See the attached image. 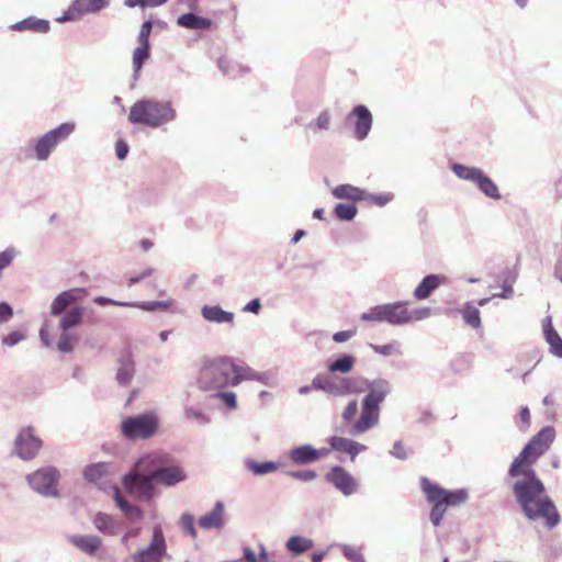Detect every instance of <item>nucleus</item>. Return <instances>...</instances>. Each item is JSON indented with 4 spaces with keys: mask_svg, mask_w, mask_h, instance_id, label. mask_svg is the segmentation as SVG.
Masks as SVG:
<instances>
[{
    "mask_svg": "<svg viewBox=\"0 0 562 562\" xmlns=\"http://www.w3.org/2000/svg\"><path fill=\"white\" fill-rule=\"evenodd\" d=\"M512 477L522 475L513 485V492L522 513L530 520L542 519L548 528H553L560 522L559 512L546 494L544 484L535 471L519 470Z\"/></svg>",
    "mask_w": 562,
    "mask_h": 562,
    "instance_id": "nucleus-1",
    "label": "nucleus"
},
{
    "mask_svg": "<svg viewBox=\"0 0 562 562\" xmlns=\"http://www.w3.org/2000/svg\"><path fill=\"white\" fill-rule=\"evenodd\" d=\"M366 390L368 394L361 403L360 417L356 419L358 414V403L356 400L350 401L342 412V419L346 424H351L350 434L356 436L375 427L380 418V404L390 393V384L387 381L379 379L367 383Z\"/></svg>",
    "mask_w": 562,
    "mask_h": 562,
    "instance_id": "nucleus-2",
    "label": "nucleus"
},
{
    "mask_svg": "<svg viewBox=\"0 0 562 562\" xmlns=\"http://www.w3.org/2000/svg\"><path fill=\"white\" fill-rule=\"evenodd\" d=\"M255 372L244 364H237L232 359L220 357L206 360L199 372L198 383L202 390L222 389L226 385H237L241 381L255 378Z\"/></svg>",
    "mask_w": 562,
    "mask_h": 562,
    "instance_id": "nucleus-3",
    "label": "nucleus"
},
{
    "mask_svg": "<svg viewBox=\"0 0 562 562\" xmlns=\"http://www.w3.org/2000/svg\"><path fill=\"white\" fill-rule=\"evenodd\" d=\"M420 486L427 501L432 505L430 520L434 526H439L447 509L464 504L468 501V492L464 488L445 490L438 484L431 483L427 477H422Z\"/></svg>",
    "mask_w": 562,
    "mask_h": 562,
    "instance_id": "nucleus-4",
    "label": "nucleus"
},
{
    "mask_svg": "<svg viewBox=\"0 0 562 562\" xmlns=\"http://www.w3.org/2000/svg\"><path fill=\"white\" fill-rule=\"evenodd\" d=\"M176 117L170 102H159L154 99H144L135 102L128 113V121L133 124L151 128L159 127Z\"/></svg>",
    "mask_w": 562,
    "mask_h": 562,
    "instance_id": "nucleus-5",
    "label": "nucleus"
},
{
    "mask_svg": "<svg viewBox=\"0 0 562 562\" xmlns=\"http://www.w3.org/2000/svg\"><path fill=\"white\" fill-rule=\"evenodd\" d=\"M555 438V430L548 426L542 428L525 446L519 456L513 461L508 474H515L519 470L535 471L532 465L536 461L549 450Z\"/></svg>",
    "mask_w": 562,
    "mask_h": 562,
    "instance_id": "nucleus-6",
    "label": "nucleus"
},
{
    "mask_svg": "<svg viewBox=\"0 0 562 562\" xmlns=\"http://www.w3.org/2000/svg\"><path fill=\"white\" fill-rule=\"evenodd\" d=\"M137 468L151 472L155 482L165 486H173L187 479L184 470L177 464L169 465L168 457L164 454L143 457L137 462Z\"/></svg>",
    "mask_w": 562,
    "mask_h": 562,
    "instance_id": "nucleus-7",
    "label": "nucleus"
},
{
    "mask_svg": "<svg viewBox=\"0 0 562 562\" xmlns=\"http://www.w3.org/2000/svg\"><path fill=\"white\" fill-rule=\"evenodd\" d=\"M158 429V417L154 413H145L134 417H127L122 422L121 431L131 440L148 439Z\"/></svg>",
    "mask_w": 562,
    "mask_h": 562,
    "instance_id": "nucleus-8",
    "label": "nucleus"
},
{
    "mask_svg": "<svg viewBox=\"0 0 562 562\" xmlns=\"http://www.w3.org/2000/svg\"><path fill=\"white\" fill-rule=\"evenodd\" d=\"M312 386L334 396H345L364 391V389L358 386L356 379L338 378L329 374H317L312 381Z\"/></svg>",
    "mask_w": 562,
    "mask_h": 562,
    "instance_id": "nucleus-9",
    "label": "nucleus"
},
{
    "mask_svg": "<svg viewBox=\"0 0 562 562\" xmlns=\"http://www.w3.org/2000/svg\"><path fill=\"white\" fill-rule=\"evenodd\" d=\"M76 128L75 123H63L47 132L36 143L34 150L38 160H46L53 149L65 140Z\"/></svg>",
    "mask_w": 562,
    "mask_h": 562,
    "instance_id": "nucleus-10",
    "label": "nucleus"
},
{
    "mask_svg": "<svg viewBox=\"0 0 562 562\" xmlns=\"http://www.w3.org/2000/svg\"><path fill=\"white\" fill-rule=\"evenodd\" d=\"M384 308L386 322L393 325L422 321L430 315L429 307L409 310L407 304L402 302L385 304Z\"/></svg>",
    "mask_w": 562,
    "mask_h": 562,
    "instance_id": "nucleus-11",
    "label": "nucleus"
},
{
    "mask_svg": "<svg viewBox=\"0 0 562 562\" xmlns=\"http://www.w3.org/2000/svg\"><path fill=\"white\" fill-rule=\"evenodd\" d=\"M59 473L56 468L48 467L40 469L27 476L29 484L33 490L46 496L57 495V483Z\"/></svg>",
    "mask_w": 562,
    "mask_h": 562,
    "instance_id": "nucleus-12",
    "label": "nucleus"
},
{
    "mask_svg": "<svg viewBox=\"0 0 562 562\" xmlns=\"http://www.w3.org/2000/svg\"><path fill=\"white\" fill-rule=\"evenodd\" d=\"M166 542L160 526H155L150 544L131 557L133 562H161L166 554Z\"/></svg>",
    "mask_w": 562,
    "mask_h": 562,
    "instance_id": "nucleus-13",
    "label": "nucleus"
},
{
    "mask_svg": "<svg viewBox=\"0 0 562 562\" xmlns=\"http://www.w3.org/2000/svg\"><path fill=\"white\" fill-rule=\"evenodd\" d=\"M155 479L153 473L143 475L138 473H130L124 476L123 484L125 488L138 498L149 501L155 495Z\"/></svg>",
    "mask_w": 562,
    "mask_h": 562,
    "instance_id": "nucleus-14",
    "label": "nucleus"
},
{
    "mask_svg": "<svg viewBox=\"0 0 562 562\" xmlns=\"http://www.w3.org/2000/svg\"><path fill=\"white\" fill-rule=\"evenodd\" d=\"M42 447L40 438L35 437L31 427L24 428L20 431L15 439V450L20 458L23 460L33 459Z\"/></svg>",
    "mask_w": 562,
    "mask_h": 562,
    "instance_id": "nucleus-15",
    "label": "nucleus"
},
{
    "mask_svg": "<svg viewBox=\"0 0 562 562\" xmlns=\"http://www.w3.org/2000/svg\"><path fill=\"white\" fill-rule=\"evenodd\" d=\"M326 480L334 484L345 495H351L357 491L358 484L355 477L344 468L336 465L326 475Z\"/></svg>",
    "mask_w": 562,
    "mask_h": 562,
    "instance_id": "nucleus-16",
    "label": "nucleus"
},
{
    "mask_svg": "<svg viewBox=\"0 0 562 562\" xmlns=\"http://www.w3.org/2000/svg\"><path fill=\"white\" fill-rule=\"evenodd\" d=\"M355 117V135L357 139H364L372 126V115L364 105H357L349 114L348 119Z\"/></svg>",
    "mask_w": 562,
    "mask_h": 562,
    "instance_id": "nucleus-17",
    "label": "nucleus"
},
{
    "mask_svg": "<svg viewBox=\"0 0 562 562\" xmlns=\"http://www.w3.org/2000/svg\"><path fill=\"white\" fill-rule=\"evenodd\" d=\"M329 449L317 450L311 445H303L290 451L289 458L295 464H307L319 460L329 453Z\"/></svg>",
    "mask_w": 562,
    "mask_h": 562,
    "instance_id": "nucleus-18",
    "label": "nucleus"
},
{
    "mask_svg": "<svg viewBox=\"0 0 562 562\" xmlns=\"http://www.w3.org/2000/svg\"><path fill=\"white\" fill-rule=\"evenodd\" d=\"M109 0H76L67 15L61 19V21H66L72 19L75 13H85V12H97L106 7Z\"/></svg>",
    "mask_w": 562,
    "mask_h": 562,
    "instance_id": "nucleus-19",
    "label": "nucleus"
},
{
    "mask_svg": "<svg viewBox=\"0 0 562 562\" xmlns=\"http://www.w3.org/2000/svg\"><path fill=\"white\" fill-rule=\"evenodd\" d=\"M329 443L333 450L345 452L349 454L352 460L359 452L366 450V446L345 437L334 436L329 439Z\"/></svg>",
    "mask_w": 562,
    "mask_h": 562,
    "instance_id": "nucleus-20",
    "label": "nucleus"
},
{
    "mask_svg": "<svg viewBox=\"0 0 562 562\" xmlns=\"http://www.w3.org/2000/svg\"><path fill=\"white\" fill-rule=\"evenodd\" d=\"M445 282V277L438 274H429L423 279L414 291V296L417 300L427 299L436 289Z\"/></svg>",
    "mask_w": 562,
    "mask_h": 562,
    "instance_id": "nucleus-21",
    "label": "nucleus"
},
{
    "mask_svg": "<svg viewBox=\"0 0 562 562\" xmlns=\"http://www.w3.org/2000/svg\"><path fill=\"white\" fill-rule=\"evenodd\" d=\"M331 194L338 200H350L352 202L363 201L367 192L352 184H339L331 190Z\"/></svg>",
    "mask_w": 562,
    "mask_h": 562,
    "instance_id": "nucleus-22",
    "label": "nucleus"
},
{
    "mask_svg": "<svg viewBox=\"0 0 562 562\" xmlns=\"http://www.w3.org/2000/svg\"><path fill=\"white\" fill-rule=\"evenodd\" d=\"M203 318L210 323H232L234 321V314L224 311L218 305H204L201 310Z\"/></svg>",
    "mask_w": 562,
    "mask_h": 562,
    "instance_id": "nucleus-23",
    "label": "nucleus"
},
{
    "mask_svg": "<svg viewBox=\"0 0 562 562\" xmlns=\"http://www.w3.org/2000/svg\"><path fill=\"white\" fill-rule=\"evenodd\" d=\"M11 29L19 32L31 31L34 33H47L50 26L47 20L30 16L20 22L14 23L13 25H11Z\"/></svg>",
    "mask_w": 562,
    "mask_h": 562,
    "instance_id": "nucleus-24",
    "label": "nucleus"
},
{
    "mask_svg": "<svg viewBox=\"0 0 562 562\" xmlns=\"http://www.w3.org/2000/svg\"><path fill=\"white\" fill-rule=\"evenodd\" d=\"M177 24L189 30H209L213 22L207 18H202L193 13H184L178 18Z\"/></svg>",
    "mask_w": 562,
    "mask_h": 562,
    "instance_id": "nucleus-25",
    "label": "nucleus"
},
{
    "mask_svg": "<svg viewBox=\"0 0 562 562\" xmlns=\"http://www.w3.org/2000/svg\"><path fill=\"white\" fill-rule=\"evenodd\" d=\"M70 542L89 555H93L102 544V540L97 536H74Z\"/></svg>",
    "mask_w": 562,
    "mask_h": 562,
    "instance_id": "nucleus-26",
    "label": "nucleus"
},
{
    "mask_svg": "<svg viewBox=\"0 0 562 562\" xmlns=\"http://www.w3.org/2000/svg\"><path fill=\"white\" fill-rule=\"evenodd\" d=\"M223 505L217 503L215 507L206 515L202 516L198 524L203 529L218 528L223 524Z\"/></svg>",
    "mask_w": 562,
    "mask_h": 562,
    "instance_id": "nucleus-27",
    "label": "nucleus"
},
{
    "mask_svg": "<svg viewBox=\"0 0 562 562\" xmlns=\"http://www.w3.org/2000/svg\"><path fill=\"white\" fill-rule=\"evenodd\" d=\"M543 333L546 340L550 345L551 352L562 358V338L552 327L550 318H547V324L543 325Z\"/></svg>",
    "mask_w": 562,
    "mask_h": 562,
    "instance_id": "nucleus-28",
    "label": "nucleus"
},
{
    "mask_svg": "<svg viewBox=\"0 0 562 562\" xmlns=\"http://www.w3.org/2000/svg\"><path fill=\"white\" fill-rule=\"evenodd\" d=\"M134 361L131 355H125L120 359L116 379L121 384H127L134 375Z\"/></svg>",
    "mask_w": 562,
    "mask_h": 562,
    "instance_id": "nucleus-29",
    "label": "nucleus"
},
{
    "mask_svg": "<svg viewBox=\"0 0 562 562\" xmlns=\"http://www.w3.org/2000/svg\"><path fill=\"white\" fill-rule=\"evenodd\" d=\"M476 186L486 196L494 200L501 199V193L496 183L490 177L484 175V172L481 173L479 180L476 181Z\"/></svg>",
    "mask_w": 562,
    "mask_h": 562,
    "instance_id": "nucleus-30",
    "label": "nucleus"
},
{
    "mask_svg": "<svg viewBox=\"0 0 562 562\" xmlns=\"http://www.w3.org/2000/svg\"><path fill=\"white\" fill-rule=\"evenodd\" d=\"M93 524L99 531L105 535L115 533V521L110 515L103 513L97 514L94 516Z\"/></svg>",
    "mask_w": 562,
    "mask_h": 562,
    "instance_id": "nucleus-31",
    "label": "nucleus"
},
{
    "mask_svg": "<svg viewBox=\"0 0 562 562\" xmlns=\"http://www.w3.org/2000/svg\"><path fill=\"white\" fill-rule=\"evenodd\" d=\"M452 170L460 179L473 181L474 183H476L481 173L483 172L479 168L468 167L459 164L453 165Z\"/></svg>",
    "mask_w": 562,
    "mask_h": 562,
    "instance_id": "nucleus-32",
    "label": "nucleus"
},
{
    "mask_svg": "<svg viewBox=\"0 0 562 562\" xmlns=\"http://www.w3.org/2000/svg\"><path fill=\"white\" fill-rule=\"evenodd\" d=\"M106 474L108 464L103 462L91 464L85 470V477L93 483L101 482Z\"/></svg>",
    "mask_w": 562,
    "mask_h": 562,
    "instance_id": "nucleus-33",
    "label": "nucleus"
},
{
    "mask_svg": "<svg viewBox=\"0 0 562 562\" xmlns=\"http://www.w3.org/2000/svg\"><path fill=\"white\" fill-rule=\"evenodd\" d=\"M81 319L82 310L80 307H74L66 312V314L60 319V328L66 331L67 329L79 325Z\"/></svg>",
    "mask_w": 562,
    "mask_h": 562,
    "instance_id": "nucleus-34",
    "label": "nucleus"
},
{
    "mask_svg": "<svg viewBox=\"0 0 562 562\" xmlns=\"http://www.w3.org/2000/svg\"><path fill=\"white\" fill-rule=\"evenodd\" d=\"M75 300L69 291L60 293L52 303L50 312L53 315L61 314Z\"/></svg>",
    "mask_w": 562,
    "mask_h": 562,
    "instance_id": "nucleus-35",
    "label": "nucleus"
},
{
    "mask_svg": "<svg viewBox=\"0 0 562 562\" xmlns=\"http://www.w3.org/2000/svg\"><path fill=\"white\" fill-rule=\"evenodd\" d=\"M461 315L465 324L471 326L472 328H480L481 327V316L480 311L474 307L473 305L467 304L461 310Z\"/></svg>",
    "mask_w": 562,
    "mask_h": 562,
    "instance_id": "nucleus-36",
    "label": "nucleus"
},
{
    "mask_svg": "<svg viewBox=\"0 0 562 562\" xmlns=\"http://www.w3.org/2000/svg\"><path fill=\"white\" fill-rule=\"evenodd\" d=\"M313 547V542L310 539L303 537H291L286 542V548L294 554L303 553Z\"/></svg>",
    "mask_w": 562,
    "mask_h": 562,
    "instance_id": "nucleus-37",
    "label": "nucleus"
},
{
    "mask_svg": "<svg viewBox=\"0 0 562 562\" xmlns=\"http://www.w3.org/2000/svg\"><path fill=\"white\" fill-rule=\"evenodd\" d=\"M355 366V358L350 355L342 356L329 364L330 372L348 373Z\"/></svg>",
    "mask_w": 562,
    "mask_h": 562,
    "instance_id": "nucleus-38",
    "label": "nucleus"
},
{
    "mask_svg": "<svg viewBox=\"0 0 562 562\" xmlns=\"http://www.w3.org/2000/svg\"><path fill=\"white\" fill-rule=\"evenodd\" d=\"M247 468L249 471H251L256 475H263V474L277 471L278 464L272 461H266V462L248 461Z\"/></svg>",
    "mask_w": 562,
    "mask_h": 562,
    "instance_id": "nucleus-39",
    "label": "nucleus"
},
{
    "mask_svg": "<svg viewBox=\"0 0 562 562\" xmlns=\"http://www.w3.org/2000/svg\"><path fill=\"white\" fill-rule=\"evenodd\" d=\"M357 207L355 204L338 203L335 206L334 213L337 218L341 221H351L357 215Z\"/></svg>",
    "mask_w": 562,
    "mask_h": 562,
    "instance_id": "nucleus-40",
    "label": "nucleus"
},
{
    "mask_svg": "<svg viewBox=\"0 0 562 562\" xmlns=\"http://www.w3.org/2000/svg\"><path fill=\"white\" fill-rule=\"evenodd\" d=\"M149 57V45L139 44L133 53V66L135 71H139L144 61Z\"/></svg>",
    "mask_w": 562,
    "mask_h": 562,
    "instance_id": "nucleus-41",
    "label": "nucleus"
},
{
    "mask_svg": "<svg viewBox=\"0 0 562 562\" xmlns=\"http://www.w3.org/2000/svg\"><path fill=\"white\" fill-rule=\"evenodd\" d=\"M180 528L188 533L192 539H195L198 536L196 529L194 527V517L189 513H184L181 515L179 519Z\"/></svg>",
    "mask_w": 562,
    "mask_h": 562,
    "instance_id": "nucleus-42",
    "label": "nucleus"
},
{
    "mask_svg": "<svg viewBox=\"0 0 562 562\" xmlns=\"http://www.w3.org/2000/svg\"><path fill=\"white\" fill-rule=\"evenodd\" d=\"M77 341V337L69 335L64 330V333L60 335L58 339L57 348L61 352H70L72 351Z\"/></svg>",
    "mask_w": 562,
    "mask_h": 562,
    "instance_id": "nucleus-43",
    "label": "nucleus"
},
{
    "mask_svg": "<svg viewBox=\"0 0 562 562\" xmlns=\"http://www.w3.org/2000/svg\"><path fill=\"white\" fill-rule=\"evenodd\" d=\"M362 321L386 322L384 305L375 306L361 315Z\"/></svg>",
    "mask_w": 562,
    "mask_h": 562,
    "instance_id": "nucleus-44",
    "label": "nucleus"
},
{
    "mask_svg": "<svg viewBox=\"0 0 562 562\" xmlns=\"http://www.w3.org/2000/svg\"><path fill=\"white\" fill-rule=\"evenodd\" d=\"M394 195L392 193H379V194H370L367 193V198L363 201H367L371 204L378 206H384L393 200Z\"/></svg>",
    "mask_w": 562,
    "mask_h": 562,
    "instance_id": "nucleus-45",
    "label": "nucleus"
},
{
    "mask_svg": "<svg viewBox=\"0 0 562 562\" xmlns=\"http://www.w3.org/2000/svg\"><path fill=\"white\" fill-rule=\"evenodd\" d=\"M345 557L351 562H366L360 548L345 547L342 549Z\"/></svg>",
    "mask_w": 562,
    "mask_h": 562,
    "instance_id": "nucleus-46",
    "label": "nucleus"
},
{
    "mask_svg": "<svg viewBox=\"0 0 562 562\" xmlns=\"http://www.w3.org/2000/svg\"><path fill=\"white\" fill-rule=\"evenodd\" d=\"M245 559L247 562H267L268 561V553L263 547H261L259 558L256 557L255 552L246 548L244 550Z\"/></svg>",
    "mask_w": 562,
    "mask_h": 562,
    "instance_id": "nucleus-47",
    "label": "nucleus"
},
{
    "mask_svg": "<svg viewBox=\"0 0 562 562\" xmlns=\"http://www.w3.org/2000/svg\"><path fill=\"white\" fill-rule=\"evenodd\" d=\"M114 499H115V503L116 505L122 509L124 510L125 513L127 514H131L133 512H138L137 508L131 506L124 498L123 496L121 495V492L117 487L114 488Z\"/></svg>",
    "mask_w": 562,
    "mask_h": 562,
    "instance_id": "nucleus-48",
    "label": "nucleus"
},
{
    "mask_svg": "<svg viewBox=\"0 0 562 562\" xmlns=\"http://www.w3.org/2000/svg\"><path fill=\"white\" fill-rule=\"evenodd\" d=\"M289 475L303 482H310L316 479L317 474L312 470L290 472Z\"/></svg>",
    "mask_w": 562,
    "mask_h": 562,
    "instance_id": "nucleus-49",
    "label": "nucleus"
},
{
    "mask_svg": "<svg viewBox=\"0 0 562 562\" xmlns=\"http://www.w3.org/2000/svg\"><path fill=\"white\" fill-rule=\"evenodd\" d=\"M151 27H153V24L150 21H146L143 23L140 32H139V36H138L139 44L149 45V36H150Z\"/></svg>",
    "mask_w": 562,
    "mask_h": 562,
    "instance_id": "nucleus-50",
    "label": "nucleus"
},
{
    "mask_svg": "<svg viewBox=\"0 0 562 562\" xmlns=\"http://www.w3.org/2000/svg\"><path fill=\"white\" fill-rule=\"evenodd\" d=\"M330 125V114L328 111L322 112L315 123V128L317 131L328 130Z\"/></svg>",
    "mask_w": 562,
    "mask_h": 562,
    "instance_id": "nucleus-51",
    "label": "nucleus"
},
{
    "mask_svg": "<svg viewBox=\"0 0 562 562\" xmlns=\"http://www.w3.org/2000/svg\"><path fill=\"white\" fill-rule=\"evenodd\" d=\"M221 401H223L229 408L237 406L236 395L233 392H220L216 394Z\"/></svg>",
    "mask_w": 562,
    "mask_h": 562,
    "instance_id": "nucleus-52",
    "label": "nucleus"
},
{
    "mask_svg": "<svg viewBox=\"0 0 562 562\" xmlns=\"http://www.w3.org/2000/svg\"><path fill=\"white\" fill-rule=\"evenodd\" d=\"M370 347L378 353L383 356H390L397 351V347L395 344H389V345H370Z\"/></svg>",
    "mask_w": 562,
    "mask_h": 562,
    "instance_id": "nucleus-53",
    "label": "nucleus"
},
{
    "mask_svg": "<svg viewBox=\"0 0 562 562\" xmlns=\"http://www.w3.org/2000/svg\"><path fill=\"white\" fill-rule=\"evenodd\" d=\"M94 303H97L98 305H101V306H105V305H119V306H134V304L132 303H125V302H117V301H114V300H111V299H108V297H104V296H97L94 297Z\"/></svg>",
    "mask_w": 562,
    "mask_h": 562,
    "instance_id": "nucleus-54",
    "label": "nucleus"
},
{
    "mask_svg": "<svg viewBox=\"0 0 562 562\" xmlns=\"http://www.w3.org/2000/svg\"><path fill=\"white\" fill-rule=\"evenodd\" d=\"M392 454L401 460L406 459L407 452H406L405 446L402 441H396L394 443L393 449H392Z\"/></svg>",
    "mask_w": 562,
    "mask_h": 562,
    "instance_id": "nucleus-55",
    "label": "nucleus"
},
{
    "mask_svg": "<svg viewBox=\"0 0 562 562\" xmlns=\"http://www.w3.org/2000/svg\"><path fill=\"white\" fill-rule=\"evenodd\" d=\"M24 336L19 331H13L3 338V344L8 346H14L20 342Z\"/></svg>",
    "mask_w": 562,
    "mask_h": 562,
    "instance_id": "nucleus-56",
    "label": "nucleus"
},
{
    "mask_svg": "<svg viewBox=\"0 0 562 562\" xmlns=\"http://www.w3.org/2000/svg\"><path fill=\"white\" fill-rule=\"evenodd\" d=\"M186 417L188 419H196V420H199L201 423H207L209 422V418L204 414H202L201 412H196L193 408L186 409Z\"/></svg>",
    "mask_w": 562,
    "mask_h": 562,
    "instance_id": "nucleus-57",
    "label": "nucleus"
},
{
    "mask_svg": "<svg viewBox=\"0 0 562 562\" xmlns=\"http://www.w3.org/2000/svg\"><path fill=\"white\" fill-rule=\"evenodd\" d=\"M356 335V330H342L334 334L333 339L336 342H344Z\"/></svg>",
    "mask_w": 562,
    "mask_h": 562,
    "instance_id": "nucleus-58",
    "label": "nucleus"
},
{
    "mask_svg": "<svg viewBox=\"0 0 562 562\" xmlns=\"http://www.w3.org/2000/svg\"><path fill=\"white\" fill-rule=\"evenodd\" d=\"M116 156L119 159H124L128 153V146L123 140H117L115 145Z\"/></svg>",
    "mask_w": 562,
    "mask_h": 562,
    "instance_id": "nucleus-59",
    "label": "nucleus"
},
{
    "mask_svg": "<svg viewBox=\"0 0 562 562\" xmlns=\"http://www.w3.org/2000/svg\"><path fill=\"white\" fill-rule=\"evenodd\" d=\"M261 308V303L259 299L251 300L248 304L243 308L244 312H250L254 314H258Z\"/></svg>",
    "mask_w": 562,
    "mask_h": 562,
    "instance_id": "nucleus-60",
    "label": "nucleus"
},
{
    "mask_svg": "<svg viewBox=\"0 0 562 562\" xmlns=\"http://www.w3.org/2000/svg\"><path fill=\"white\" fill-rule=\"evenodd\" d=\"M12 308L7 303L0 304V321L4 322L12 316Z\"/></svg>",
    "mask_w": 562,
    "mask_h": 562,
    "instance_id": "nucleus-61",
    "label": "nucleus"
},
{
    "mask_svg": "<svg viewBox=\"0 0 562 562\" xmlns=\"http://www.w3.org/2000/svg\"><path fill=\"white\" fill-rule=\"evenodd\" d=\"M151 274H153V269H146L140 274H138L136 277H131L128 279V285L132 286L133 284L142 281L143 279H145L147 277H150Z\"/></svg>",
    "mask_w": 562,
    "mask_h": 562,
    "instance_id": "nucleus-62",
    "label": "nucleus"
},
{
    "mask_svg": "<svg viewBox=\"0 0 562 562\" xmlns=\"http://www.w3.org/2000/svg\"><path fill=\"white\" fill-rule=\"evenodd\" d=\"M520 419L524 424L529 425L530 424V412L528 407H522L520 411Z\"/></svg>",
    "mask_w": 562,
    "mask_h": 562,
    "instance_id": "nucleus-63",
    "label": "nucleus"
},
{
    "mask_svg": "<svg viewBox=\"0 0 562 562\" xmlns=\"http://www.w3.org/2000/svg\"><path fill=\"white\" fill-rule=\"evenodd\" d=\"M147 3H150V1H146V0H126L125 1V4L130 8H134L135 5L147 7Z\"/></svg>",
    "mask_w": 562,
    "mask_h": 562,
    "instance_id": "nucleus-64",
    "label": "nucleus"
}]
</instances>
